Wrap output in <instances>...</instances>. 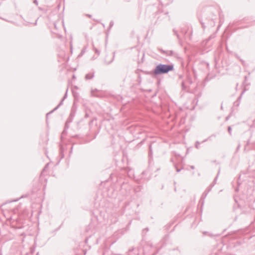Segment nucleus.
<instances>
[{"label":"nucleus","mask_w":255,"mask_h":255,"mask_svg":"<svg viewBox=\"0 0 255 255\" xmlns=\"http://www.w3.org/2000/svg\"><path fill=\"white\" fill-rule=\"evenodd\" d=\"M86 15H87L88 17H89V18H92V15H91V14H86Z\"/></svg>","instance_id":"21"},{"label":"nucleus","mask_w":255,"mask_h":255,"mask_svg":"<svg viewBox=\"0 0 255 255\" xmlns=\"http://www.w3.org/2000/svg\"><path fill=\"white\" fill-rule=\"evenodd\" d=\"M228 132L230 135L232 134V128L231 127L229 126L228 128Z\"/></svg>","instance_id":"15"},{"label":"nucleus","mask_w":255,"mask_h":255,"mask_svg":"<svg viewBox=\"0 0 255 255\" xmlns=\"http://www.w3.org/2000/svg\"><path fill=\"white\" fill-rule=\"evenodd\" d=\"M64 157V154L61 152L60 153V159H62Z\"/></svg>","instance_id":"17"},{"label":"nucleus","mask_w":255,"mask_h":255,"mask_svg":"<svg viewBox=\"0 0 255 255\" xmlns=\"http://www.w3.org/2000/svg\"><path fill=\"white\" fill-rule=\"evenodd\" d=\"M156 142H152L149 146V153H148V156L150 158H152V146L153 145H156Z\"/></svg>","instance_id":"6"},{"label":"nucleus","mask_w":255,"mask_h":255,"mask_svg":"<svg viewBox=\"0 0 255 255\" xmlns=\"http://www.w3.org/2000/svg\"><path fill=\"white\" fill-rule=\"evenodd\" d=\"M114 25V22L111 21L110 23V27L111 28Z\"/></svg>","instance_id":"18"},{"label":"nucleus","mask_w":255,"mask_h":255,"mask_svg":"<svg viewBox=\"0 0 255 255\" xmlns=\"http://www.w3.org/2000/svg\"><path fill=\"white\" fill-rule=\"evenodd\" d=\"M200 144V142L198 141H197L195 143V147L196 148L198 149L199 148V145Z\"/></svg>","instance_id":"14"},{"label":"nucleus","mask_w":255,"mask_h":255,"mask_svg":"<svg viewBox=\"0 0 255 255\" xmlns=\"http://www.w3.org/2000/svg\"><path fill=\"white\" fill-rule=\"evenodd\" d=\"M200 22H201V24H202V27H203V28H205V27H206V26H205V23H204V22H202V21H200Z\"/></svg>","instance_id":"19"},{"label":"nucleus","mask_w":255,"mask_h":255,"mask_svg":"<svg viewBox=\"0 0 255 255\" xmlns=\"http://www.w3.org/2000/svg\"><path fill=\"white\" fill-rule=\"evenodd\" d=\"M37 23L36 21L35 22V23H34L35 25H36Z\"/></svg>","instance_id":"30"},{"label":"nucleus","mask_w":255,"mask_h":255,"mask_svg":"<svg viewBox=\"0 0 255 255\" xmlns=\"http://www.w3.org/2000/svg\"><path fill=\"white\" fill-rule=\"evenodd\" d=\"M33 3L36 5L38 4L37 0H33Z\"/></svg>","instance_id":"20"},{"label":"nucleus","mask_w":255,"mask_h":255,"mask_svg":"<svg viewBox=\"0 0 255 255\" xmlns=\"http://www.w3.org/2000/svg\"><path fill=\"white\" fill-rule=\"evenodd\" d=\"M70 148H71V150H72V148H73V146H71Z\"/></svg>","instance_id":"29"},{"label":"nucleus","mask_w":255,"mask_h":255,"mask_svg":"<svg viewBox=\"0 0 255 255\" xmlns=\"http://www.w3.org/2000/svg\"><path fill=\"white\" fill-rule=\"evenodd\" d=\"M240 104V102L239 101H238L237 100H236L234 103V106L235 107H239V105Z\"/></svg>","instance_id":"12"},{"label":"nucleus","mask_w":255,"mask_h":255,"mask_svg":"<svg viewBox=\"0 0 255 255\" xmlns=\"http://www.w3.org/2000/svg\"><path fill=\"white\" fill-rule=\"evenodd\" d=\"M216 37V34H213L212 35H211L209 38L206 40V43L210 40H211V39L212 38H214L215 37Z\"/></svg>","instance_id":"9"},{"label":"nucleus","mask_w":255,"mask_h":255,"mask_svg":"<svg viewBox=\"0 0 255 255\" xmlns=\"http://www.w3.org/2000/svg\"><path fill=\"white\" fill-rule=\"evenodd\" d=\"M74 116H75V112L74 111L72 110L70 113L69 118L67 120L66 123H67V124L68 125L69 124L71 123L73 120Z\"/></svg>","instance_id":"5"},{"label":"nucleus","mask_w":255,"mask_h":255,"mask_svg":"<svg viewBox=\"0 0 255 255\" xmlns=\"http://www.w3.org/2000/svg\"><path fill=\"white\" fill-rule=\"evenodd\" d=\"M240 144H239L238 146V147H237V150L239 149V148H240Z\"/></svg>","instance_id":"23"},{"label":"nucleus","mask_w":255,"mask_h":255,"mask_svg":"<svg viewBox=\"0 0 255 255\" xmlns=\"http://www.w3.org/2000/svg\"><path fill=\"white\" fill-rule=\"evenodd\" d=\"M173 70L174 65L173 64H163L160 63L156 66L151 73L155 75H159L167 74Z\"/></svg>","instance_id":"1"},{"label":"nucleus","mask_w":255,"mask_h":255,"mask_svg":"<svg viewBox=\"0 0 255 255\" xmlns=\"http://www.w3.org/2000/svg\"><path fill=\"white\" fill-rule=\"evenodd\" d=\"M96 52L98 55H99V54H100V51H99V50H97V49L96 50Z\"/></svg>","instance_id":"22"},{"label":"nucleus","mask_w":255,"mask_h":255,"mask_svg":"<svg viewBox=\"0 0 255 255\" xmlns=\"http://www.w3.org/2000/svg\"><path fill=\"white\" fill-rule=\"evenodd\" d=\"M235 56L239 60H240V61L242 62V64L243 65H244L245 62V61L243 59H241L238 55L236 54Z\"/></svg>","instance_id":"11"},{"label":"nucleus","mask_w":255,"mask_h":255,"mask_svg":"<svg viewBox=\"0 0 255 255\" xmlns=\"http://www.w3.org/2000/svg\"><path fill=\"white\" fill-rule=\"evenodd\" d=\"M207 140V139H205V140H204L203 141V142H206Z\"/></svg>","instance_id":"25"},{"label":"nucleus","mask_w":255,"mask_h":255,"mask_svg":"<svg viewBox=\"0 0 255 255\" xmlns=\"http://www.w3.org/2000/svg\"><path fill=\"white\" fill-rule=\"evenodd\" d=\"M181 86L183 90H185L186 89V86L185 85V83L184 82H182Z\"/></svg>","instance_id":"13"},{"label":"nucleus","mask_w":255,"mask_h":255,"mask_svg":"<svg viewBox=\"0 0 255 255\" xmlns=\"http://www.w3.org/2000/svg\"><path fill=\"white\" fill-rule=\"evenodd\" d=\"M69 128V126L67 124V123H65L64 129L63 130L62 132L61 133V139L62 140V139L64 138V136L67 134V130Z\"/></svg>","instance_id":"4"},{"label":"nucleus","mask_w":255,"mask_h":255,"mask_svg":"<svg viewBox=\"0 0 255 255\" xmlns=\"http://www.w3.org/2000/svg\"><path fill=\"white\" fill-rule=\"evenodd\" d=\"M94 76V73H90L86 75L85 79L86 80H90L92 79Z\"/></svg>","instance_id":"7"},{"label":"nucleus","mask_w":255,"mask_h":255,"mask_svg":"<svg viewBox=\"0 0 255 255\" xmlns=\"http://www.w3.org/2000/svg\"><path fill=\"white\" fill-rule=\"evenodd\" d=\"M94 20L97 21V22H99L100 21L99 20H95V19H94Z\"/></svg>","instance_id":"24"},{"label":"nucleus","mask_w":255,"mask_h":255,"mask_svg":"<svg viewBox=\"0 0 255 255\" xmlns=\"http://www.w3.org/2000/svg\"><path fill=\"white\" fill-rule=\"evenodd\" d=\"M161 54L165 55L166 56H175L176 53L173 50H164L163 49L160 50Z\"/></svg>","instance_id":"3"},{"label":"nucleus","mask_w":255,"mask_h":255,"mask_svg":"<svg viewBox=\"0 0 255 255\" xmlns=\"http://www.w3.org/2000/svg\"><path fill=\"white\" fill-rule=\"evenodd\" d=\"M93 92H94V91H93V90H92V94H93V95H94Z\"/></svg>","instance_id":"28"},{"label":"nucleus","mask_w":255,"mask_h":255,"mask_svg":"<svg viewBox=\"0 0 255 255\" xmlns=\"http://www.w3.org/2000/svg\"><path fill=\"white\" fill-rule=\"evenodd\" d=\"M38 8H39V9H40V10H42V8H41V7H38Z\"/></svg>","instance_id":"27"},{"label":"nucleus","mask_w":255,"mask_h":255,"mask_svg":"<svg viewBox=\"0 0 255 255\" xmlns=\"http://www.w3.org/2000/svg\"><path fill=\"white\" fill-rule=\"evenodd\" d=\"M245 92V90H244L242 93L241 94L240 96L238 97V99L237 100L238 101H239L241 103V100L242 99V96L243 94H244Z\"/></svg>","instance_id":"10"},{"label":"nucleus","mask_w":255,"mask_h":255,"mask_svg":"<svg viewBox=\"0 0 255 255\" xmlns=\"http://www.w3.org/2000/svg\"><path fill=\"white\" fill-rule=\"evenodd\" d=\"M115 52H113V55L110 60L108 61L106 59V58L105 59V62L106 64H110L113 61L114 58H115Z\"/></svg>","instance_id":"8"},{"label":"nucleus","mask_w":255,"mask_h":255,"mask_svg":"<svg viewBox=\"0 0 255 255\" xmlns=\"http://www.w3.org/2000/svg\"><path fill=\"white\" fill-rule=\"evenodd\" d=\"M84 50H82V51H81V54H82V53H84Z\"/></svg>","instance_id":"26"},{"label":"nucleus","mask_w":255,"mask_h":255,"mask_svg":"<svg viewBox=\"0 0 255 255\" xmlns=\"http://www.w3.org/2000/svg\"><path fill=\"white\" fill-rule=\"evenodd\" d=\"M173 32H174V34L177 36V38L178 39H179V34L177 33V31L176 30L173 29Z\"/></svg>","instance_id":"16"},{"label":"nucleus","mask_w":255,"mask_h":255,"mask_svg":"<svg viewBox=\"0 0 255 255\" xmlns=\"http://www.w3.org/2000/svg\"><path fill=\"white\" fill-rule=\"evenodd\" d=\"M67 91H68V89L66 90V91L65 92V94L63 97V98H62V99L61 100V101H60V103L52 110L51 111V112H49L48 113H47L46 114V116L47 117L49 115L51 114V113H52L54 111H55V110H57L59 107L60 106H61L62 104H63V102L64 101V100L67 98Z\"/></svg>","instance_id":"2"}]
</instances>
